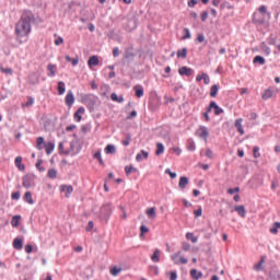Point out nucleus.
Instances as JSON below:
<instances>
[{
  "label": "nucleus",
  "mask_w": 280,
  "mask_h": 280,
  "mask_svg": "<svg viewBox=\"0 0 280 280\" xmlns=\"http://www.w3.org/2000/svg\"><path fill=\"white\" fill-rule=\"evenodd\" d=\"M183 34H184V36L182 37L183 40H187V39L191 38V31H189V28H184Z\"/></svg>",
  "instance_id": "37998d69"
},
{
  "label": "nucleus",
  "mask_w": 280,
  "mask_h": 280,
  "mask_svg": "<svg viewBox=\"0 0 280 280\" xmlns=\"http://www.w3.org/2000/svg\"><path fill=\"white\" fill-rule=\"evenodd\" d=\"M253 62L254 65H260V67H264V65H266V58L257 55L256 57H254Z\"/></svg>",
  "instance_id": "b1692460"
},
{
  "label": "nucleus",
  "mask_w": 280,
  "mask_h": 280,
  "mask_svg": "<svg viewBox=\"0 0 280 280\" xmlns=\"http://www.w3.org/2000/svg\"><path fill=\"white\" fill-rule=\"evenodd\" d=\"M147 215H148L151 220H154V218H156V208H155V207L149 208V209L147 210Z\"/></svg>",
  "instance_id": "72a5a7b5"
},
{
  "label": "nucleus",
  "mask_w": 280,
  "mask_h": 280,
  "mask_svg": "<svg viewBox=\"0 0 280 280\" xmlns=\"http://www.w3.org/2000/svg\"><path fill=\"white\" fill-rule=\"evenodd\" d=\"M65 43V38H62V36H59L55 39V45H57V47H60V45H62Z\"/></svg>",
  "instance_id": "680f3d73"
},
{
  "label": "nucleus",
  "mask_w": 280,
  "mask_h": 280,
  "mask_svg": "<svg viewBox=\"0 0 280 280\" xmlns=\"http://www.w3.org/2000/svg\"><path fill=\"white\" fill-rule=\"evenodd\" d=\"M133 91H135L136 97H139V98L143 97L145 93V91L143 90V85H139V84L133 86Z\"/></svg>",
  "instance_id": "9d476101"
},
{
  "label": "nucleus",
  "mask_w": 280,
  "mask_h": 280,
  "mask_svg": "<svg viewBox=\"0 0 280 280\" xmlns=\"http://www.w3.org/2000/svg\"><path fill=\"white\" fill-rule=\"evenodd\" d=\"M47 69L50 71V72L48 73L49 78H54V77L56 75V70H54V69H56V66L52 65V63H49V65L47 66Z\"/></svg>",
  "instance_id": "79ce46f5"
},
{
  "label": "nucleus",
  "mask_w": 280,
  "mask_h": 280,
  "mask_svg": "<svg viewBox=\"0 0 280 280\" xmlns=\"http://www.w3.org/2000/svg\"><path fill=\"white\" fill-rule=\"evenodd\" d=\"M180 255H183L182 250H178L177 253L171 255V259L174 261V264H176V266H178V264H188L187 258L180 257ZM178 257H180L179 260Z\"/></svg>",
  "instance_id": "39448f33"
},
{
  "label": "nucleus",
  "mask_w": 280,
  "mask_h": 280,
  "mask_svg": "<svg viewBox=\"0 0 280 280\" xmlns=\"http://www.w3.org/2000/svg\"><path fill=\"white\" fill-rule=\"evenodd\" d=\"M148 156H150V153L145 150H141L137 155H136V161L138 163H141V161H143V159H148Z\"/></svg>",
  "instance_id": "ddd939ff"
},
{
  "label": "nucleus",
  "mask_w": 280,
  "mask_h": 280,
  "mask_svg": "<svg viewBox=\"0 0 280 280\" xmlns=\"http://www.w3.org/2000/svg\"><path fill=\"white\" fill-rule=\"evenodd\" d=\"M48 178H51V180L58 178V171L56 168H49L47 173Z\"/></svg>",
  "instance_id": "2f4dec72"
},
{
  "label": "nucleus",
  "mask_w": 280,
  "mask_h": 280,
  "mask_svg": "<svg viewBox=\"0 0 280 280\" xmlns=\"http://www.w3.org/2000/svg\"><path fill=\"white\" fill-rule=\"evenodd\" d=\"M163 152H165V145H163V143L159 142L156 144V151H155L156 156H161V154H163Z\"/></svg>",
  "instance_id": "e433bc0d"
},
{
  "label": "nucleus",
  "mask_w": 280,
  "mask_h": 280,
  "mask_svg": "<svg viewBox=\"0 0 280 280\" xmlns=\"http://www.w3.org/2000/svg\"><path fill=\"white\" fill-rule=\"evenodd\" d=\"M186 148L188 152H196V142L194 141V138L187 140Z\"/></svg>",
  "instance_id": "4468645a"
},
{
  "label": "nucleus",
  "mask_w": 280,
  "mask_h": 280,
  "mask_svg": "<svg viewBox=\"0 0 280 280\" xmlns=\"http://www.w3.org/2000/svg\"><path fill=\"white\" fill-rule=\"evenodd\" d=\"M259 47L262 54H265V56H270V54L272 52V50H270V47H268V44H266V42H261Z\"/></svg>",
  "instance_id": "f3484780"
},
{
  "label": "nucleus",
  "mask_w": 280,
  "mask_h": 280,
  "mask_svg": "<svg viewBox=\"0 0 280 280\" xmlns=\"http://www.w3.org/2000/svg\"><path fill=\"white\" fill-rule=\"evenodd\" d=\"M20 220H21V215H14L12 218L11 224L14 229H16V226H19V224H21Z\"/></svg>",
  "instance_id": "a19ab883"
},
{
  "label": "nucleus",
  "mask_w": 280,
  "mask_h": 280,
  "mask_svg": "<svg viewBox=\"0 0 280 280\" xmlns=\"http://www.w3.org/2000/svg\"><path fill=\"white\" fill-rule=\"evenodd\" d=\"M186 238L190 240V242H192V244H196L198 242V237L194 236V233H191V232H188L186 234Z\"/></svg>",
  "instance_id": "c03bdc74"
},
{
  "label": "nucleus",
  "mask_w": 280,
  "mask_h": 280,
  "mask_svg": "<svg viewBox=\"0 0 280 280\" xmlns=\"http://www.w3.org/2000/svg\"><path fill=\"white\" fill-rule=\"evenodd\" d=\"M211 108L214 110V115H222L224 113V109L215 101H211Z\"/></svg>",
  "instance_id": "2eb2a0df"
},
{
  "label": "nucleus",
  "mask_w": 280,
  "mask_h": 280,
  "mask_svg": "<svg viewBox=\"0 0 280 280\" xmlns=\"http://www.w3.org/2000/svg\"><path fill=\"white\" fill-rule=\"evenodd\" d=\"M242 121H243L242 118L236 119L234 126L237 129V132H240L241 136H244L245 131H244V127L242 126Z\"/></svg>",
  "instance_id": "a211bd4d"
},
{
  "label": "nucleus",
  "mask_w": 280,
  "mask_h": 280,
  "mask_svg": "<svg viewBox=\"0 0 280 280\" xmlns=\"http://www.w3.org/2000/svg\"><path fill=\"white\" fill-rule=\"evenodd\" d=\"M253 154L254 159H259V156H261V153H259V147H254Z\"/></svg>",
  "instance_id": "5fc2aeb1"
},
{
  "label": "nucleus",
  "mask_w": 280,
  "mask_h": 280,
  "mask_svg": "<svg viewBox=\"0 0 280 280\" xmlns=\"http://www.w3.org/2000/svg\"><path fill=\"white\" fill-rule=\"evenodd\" d=\"M86 113V109L84 107H79L78 110L74 113V120L78 122L82 121V115Z\"/></svg>",
  "instance_id": "9b49d317"
},
{
  "label": "nucleus",
  "mask_w": 280,
  "mask_h": 280,
  "mask_svg": "<svg viewBox=\"0 0 280 280\" xmlns=\"http://www.w3.org/2000/svg\"><path fill=\"white\" fill-rule=\"evenodd\" d=\"M279 229H280V222H275L272 228L270 229V233H272V235H277V233H279Z\"/></svg>",
  "instance_id": "ea45409f"
},
{
  "label": "nucleus",
  "mask_w": 280,
  "mask_h": 280,
  "mask_svg": "<svg viewBox=\"0 0 280 280\" xmlns=\"http://www.w3.org/2000/svg\"><path fill=\"white\" fill-rule=\"evenodd\" d=\"M228 194H230V196H233V194H240V187L229 188Z\"/></svg>",
  "instance_id": "052dcab7"
},
{
  "label": "nucleus",
  "mask_w": 280,
  "mask_h": 280,
  "mask_svg": "<svg viewBox=\"0 0 280 280\" xmlns=\"http://www.w3.org/2000/svg\"><path fill=\"white\" fill-rule=\"evenodd\" d=\"M43 143H45V138L38 137L37 144H36L37 150H43Z\"/></svg>",
  "instance_id": "49530a36"
},
{
  "label": "nucleus",
  "mask_w": 280,
  "mask_h": 280,
  "mask_svg": "<svg viewBox=\"0 0 280 280\" xmlns=\"http://www.w3.org/2000/svg\"><path fill=\"white\" fill-rule=\"evenodd\" d=\"M94 159H97L100 165H104V160L102 159V152H100V151L96 152V153L94 154Z\"/></svg>",
  "instance_id": "3c124183"
},
{
  "label": "nucleus",
  "mask_w": 280,
  "mask_h": 280,
  "mask_svg": "<svg viewBox=\"0 0 280 280\" xmlns=\"http://www.w3.org/2000/svg\"><path fill=\"white\" fill-rule=\"evenodd\" d=\"M190 277H191V279H194V280L202 279V272H201V271H198V269H191V270H190Z\"/></svg>",
  "instance_id": "4be33fe9"
},
{
  "label": "nucleus",
  "mask_w": 280,
  "mask_h": 280,
  "mask_svg": "<svg viewBox=\"0 0 280 280\" xmlns=\"http://www.w3.org/2000/svg\"><path fill=\"white\" fill-rule=\"evenodd\" d=\"M13 248H15V250H23V240L22 238H14Z\"/></svg>",
  "instance_id": "5701e85b"
},
{
  "label": "nucleus",
  "mask_w": 280,
  "mask_h": 280,
  "mask_svg": "<svg viewBox=\"0 0 280 280\" xmlns=\"http://www.w3.org/2000/svg\"><path fill=\"white\" fill-rule=\"evenodd\" d=\"M264 264H266V257L261 256L259 262L254 266V270L259 272L260 270H262L261 266H264Z\"/></svg>",
  "instance_id": "7c9ffc66"
},
{
  "label": "nucleus",
  "mask_w": 280,
  "mask_h": 280,
  "mask_svg": "<svg viewBox=\"0 0 280 280\" xmlns=\"http://www.w3.org/2000/svg\"><path fill=\"white\" fill-rule=\"evenodd\" d=\"M59 154H65L66 156H69L71 154V150H73V142L70 144V150L65 151V143L60 142L58 145Z\"/></svg>",
  "instance_id": "6e6552de"
},
{
  "label": "nucleus",
  "mask_w": 280,
  "mask_h": 280,
  "mask_svg": "<svg viewBox=\"0 0 280 280\" xmlns=\"http://www.w3.org/2000/svg\"><path fill=\"white\" fill-rule=\"evenodd\" d=\"M128 23L131 25L132 30H136L137 25H139V20L137 16H133L129 19Z\"/></svg>",
  "instance_id": "58836bf2"
},
{
  "label": "nucleus",
  "mask_w": 280,
  "mask_h": 280,
  "mask_svg": "<svg viewBox=\"0 0 280 280\" xmlns=\"http://www.w3.org/2000/svg\"><path fill=\"white\" fill-rule=\"evenodd\" d=\"M177 58H183V60H185V58H187V48L186 47L177 50Z\"/></svg>",
  "instance_id": "4c0bfd02"
},
{
  "label": "nucleus",
  "mask_w": 280,
  "mask_h": 280,
  "mask_svg": "<svg viewBox=\"0 0 280 280\" xmlns=\"http://www.w3.org/2000/svg\"><path fill=\"white\" fill-rule=\"evenodd\" d=\"M267 40H268V45H275V46H277V37H275V35H270L268 38H267Z\"/></svg>",
  "instance_id": "09e8293b"
},
{
  "label": "nucleus",
  "mask_w": 280,
  "mask_h": 280,
  "mask_svg": "<svg viewBox=\"0 0 280 280\" xmlns=\"http://www.w3.org/2000/svg\"><path fill=\"white\" fill-rule=\"evenodd\" d=\"M165 174H168L172 179L176 178V176H177V174L172 172V170H170V168L165 170Z\"/></svg>",
  "instance_id": "69168bd1"
},
{
  "label": "nucleus",
  "mask_w": 280,
  "mask_h": 280,
  "mask_svg": "<svg viewBox=\"0 0 280 280\" xmlns=\"http://www.w3.org/2000/svg\"><path fill=\"white\" fill-rule=\"evenodd\" d=\"M197 135L200 139H203V141H207V139H209V128L205 126H200L199 130L197 131Z\"/></svg>",
  "instance_id": "423d86ee"
},
{
  "label": "nucleus",
  "mask_w": 280,
  "mask_h": 280,
  "mask_svg": "<svg viewBox=\"0 0 280 280\" xmlns=\"http://www.w3.org/2000/svg\"><path fill=\"white\" fill-rule=\"evenodd\" d=\"M194 213H195L196 218L202 217V207H199L197 210H195Z\"/></svg>",
  "instance_id": "338daca9"
},
{
  "label": "nucleus",
  "mask_w": 280,
  "mask_h": 280,
  "mask_svg": "<svg viewBox=\"0 0 280 280\" xmlns=\"http://www.w3.org/2000/svg\"><path fill=\"white\" fill-rule=\"evenodd\" d=\"M24 202L28 205H34V198H32V191H26L23 197Z\"/></svg>",
  "instance_id": "bb28decb"
},
{
  "label": "nucleus",
  "mask_w": 280,
  "mask_h": 280,
  "mask_svg": "<svg viewBox=\"0 0 280 280\" xmlns=\"http://www.w3.org/2000/svg\"><path fill=\"white\" fill-rule=\"evenodd\" d=\"M56 149V144L54 142H48L45 144L46 154H51L54 150Z\"/></svg>",
  "instance_id": "473e14b6"
},
{
  "label": "nucleus",
  "mask_w": 280,
  "mask_h": 280,
  "mask_svg": "<svg viewBox=\"0 0 280 280\" xmlns=\"http://www.w3.org/2000/svg\"><path fill=\"white\" fill-rule=\"evenodd\" d=\"M139 171L137 170V167L132 166V165H129V166H126L125 167V174L127 176H130V174H137Z\"/></svg>",
  "instance_id": "c756f323"
},
{
  "label": "nucleus",
  "mask_w": 280,
  "mask_h": 280,
  "mask_svg": "<svg viewBox=\"0 0 280 280\" xmlns=\"http://www.w3.org/2000/svg\"><path fill=\"white\" fill-rule=\"evenodd\" d=\"M34 13L30 10L24 11L15 26L16 36L20 38L28 36L32 32V23H34Z\"/></svg>",
  "instance_id": "f257e3e1"
},
{
  "label": "nucleus",
  "mask_w": 280,
  "mask_h": 280,
  "mask_svg": "<svg viewBox=\"0 0 280 280\" xmlns=\"http://www.w3.org/2000/svg\"><path fill=\"white\" fill-rule=\"evenodd\" d=\"M66 61L71 62L72 67H78V62H80V57L71 58L69 55H67Z\"/></svg>",
  "instance_id": "cd10ccee"
},
{
  "label": "nucleus",
  "mask_w": 280,
  "mask_h": 280,
  "mask_svg": "<svg viewBox=\"0 0 280 280\" xmlns=\"http://www.w3.org/2000/svg\"><path fill=\"white\" fill-rule=\"evenodd\" d=\"M219 91H220V86L218 84H213L210 89V97H218Z\"/></svg>",
  "instance_id": "c85d7f7f"
},
{
  "label": "nucleus",
  "mask_w": 280,
  "mask_h": 280,
  "mask_svg": "<svg viewBox=\"0 0 280 280\" xmlns=\"http://www.w3.org/2000/svg\"><path fill=\"white\" fill-rule=\"evenodd\" d=\"M179 75H186L187 78H190L194 73V69L183 66L182 68L178 69Z\"/></svg>",
  "instance_id": "0eeeda50"
},
{
  "label": "nucleus",
  "mask_w": 280,
  "mask_h": 280,
  "mask_svg": "<svg viewBox=\"0 0 280 280\" xmlns=\"http://www.w3.org/2000/svg\"><path fill=\"white\" fill-rule=\"evenodd\" d=\"M97 100V96L94 94H81V104H84L90 113H93V110H95Z\"/></svg>",
  "instance_id": "f03ea898"
},
{
  "label": "nucleus",
  "mask_w": 280,
  "mask_h": 280,
  "mask_svg": "<svg viewBox=\"0 0 280 280\" xmlns=\"http://www.w3.org/2000/svg\"><path fill=\"white\" fill-rule=\"evenodd\" d=\"M113 215V203H105L101 207L100 220L103 224H107Z\"/></svg>",
  "instance_id": "7ed1b4c3"
},
{
  "label": "nucleus",
  "mask_w": 280,
  "mask_h": 280,
  "mask_svg": "<svg viewBox=\"0 0 280 280\" xmlns=\"http://www.w3.org/2000/svg\"><path fill=\"white\" fill-rule=\"evenodd\" d=\"M273 95V91L271 89H267L264 91L261 98L262 100H270V97H272Z\"/></svg>",
  "instance_id": "c9c22d12"
},
{
  "label": "nucleus",
  "mask_w": 280,
  "mask_h": 280,
  "mask_svg": "<svg viewBox=\"0 0 280 280\" xmlns=\"http://www.w3.org/2000/svg\"><path fill=\"white\" fill-rule=\"evenodd\" d=\"M119 272H121V268H118L117 266L110 269V275H113V277H117Z\"/></svg>",
  "instance_id": "8fccbe9b"
},
{
  "label": "nucleus",
  "mask_w": 280,
  "mask_h": 280,
  "mask_svg": "<svg viewBox=\"0 0 280 280\" xmlns=\"http://www.w3.org/2000/svg\"><path fill=\"white\" fill-rule=\"evenodd\" d=\"M178 279V273L176 271H171L170 280Z\"/></svg>",
  "instance_id": "774afa93"
},
{
  "label": "nucleus",
  "mask_w": 280,
  "mask_h": 280,
  "mask_svg": "<svg viewBox=\"0 0 280 280\" xmlns=\"http://www.w3.org/2000/svg\"><path fill=\"white\" fill-rule=\"evenodd\" d=\"M66 104L71 107L73 104H75V95H73V92H68L66 95Z\"/></svg>",
  "instance_id": "1a4fd4ad"
},
{
  "label": "nucleus",
  "mask_w": 280,
  "mask_h": 280,
  "mask_svg": "<svg viewBox=\"0 0 280 280\" xmlns=\"http://www.w3.org/2000/svg\"><path fill=\"white\" fill-rule=\"evenodd\" d=\"M22 185L25 189H30L31 187H36V175L28 173L23 176Z\"/></svg>",
  "instance_id": "20e7f679"
},
{
  "label": "nucleus",
  "mask_w": 280,
  "mask_h": 280,
  "mask_svg": "<svg viewBox=\"0 0 280 280\" xmlns=\"http://www.w3.org/2000/svg\"><path fill=\"white\" fill-rule=\"evenodd\" d=\"M131 141H132V136H130V133H127L126 139L122 140V145L128 147V145H130Z\"/></svg>",
  "instance_id": "a18cd8bd"
},
{
  "label": "nucleus",
  "mask_w": 280,
  "mask_h": 280,
  "mask_svg": "<svg viewBox=\"0 0 280 280\" xmlns=\"http://www.w3.org/2000/svg\"><path fill=\"white\" fill-rule=\"evenodd\" d=\"M58 95H65L67 92V85L65 84V81H59L57 85Z\"/></svg>",
  "instance_id": "dca6fc26"
},
{
  "label": "nucleus",
  "mask_w": 280,
  "mask_h": 280,
  "mask_svg": "<svg viewBox=\"0 0 280 280\" xmlns=\"http://www.w3.org/2000/svg\"><path fill=\"white\" fill-rule=\"evenodd\" d=\"M21 163H23V158L22 156L15 158V167L19 168L20 172H24L25 164H21Z\"/></svg>",
  "instance_id": "aec40b11"
},
{
  "label": "nucleus",
  "mask_w": 280,
  "mask_h": 280,
  "mask_svg": "<svg viewBox=\"0 0 280 280\" xmlns=\"http://www.w3.org/2000/svg\"><path fill=\"white\" fill-rule=\"evenodd\" d=\"M93 226H95V223H93V221H89L86 228H85V231L88 233H91V231H93Z\"/></svg>",
  "instance_id": "e2e57ef3"
},
{
  "label": "nucleus",
  "mask_w": 280,
  "mask_h": 280,
  "mask_svg": "<svg viewBox=\"0 0 280 280\" xmlns=\"http://www.w3.org/2000/svg\"><path fill=\"white\" fill-rule=\"evenodd\" d=\"M189 185V177L182 176L179 178L178 187L179 189H187V186Z\"/></svg>",
  "instance_id": "f8f14e48"
},
{
  "label": "nucleus",
  "mask_w": 280,
  "mask_h": 280,
  "mask_svg": "<svg viewBox=\"0 0 280 280\" xmlns=\"http://www.w3.org/2000/svg\"><path fill=\"white\" fill-rule=\"evenodd\" d=\"M60 189H61V191H65V189H66V191H67L66 198H69V196H71V194H73V186H71V185H61Z\"/></svg>",
  "instance_id": "393cba45"
},
{
  "label": "nucleus",
  "mask_w": 280,
  "mask_h": 280,
  "mask_svg": "<svg viewBox=\"0 0 280 280\" xmlns=\"http://www.w3.org/2000/svg\"><path fill=\"white\" fill-rule=\"evenodd\" d=\"M40 165H43V159L37 160L36 167H37L38 172H45V167L40 166Z\"/></svg>",
  "instance_id": "864d4df0"
},
{
  "label": "nucleus",
  "mask_w": 280,
  "mask_h": 280,
  "mask_svg": "<svg viewBox=\"0 0 280 280\" xmlns=\"http://www.w3.org/2000/svg\"><path fill=\"white\" fill-rule=\"evenodd\" d=\"M205 155L207 156V159L213 160V151L210 148L206 150Z\"/></svg>",
  "instance_id": "13d9d810"
},
{
  "label": "nucleus",
  "mask_w": 280,
  "mask_h": 280,
  "mask_svg": "<svg viewBox=\"0 0 280 280\" xmlns=\"http://www.w3.org/2000/svg\"><path fill=\"white\" fill-rule=\"evenodd\" d=\"M12 200H21V192L20 191H14L11 195Z\"/></svg>",
  "instance_id": "6e6d98bb"
},
{
  "label": "nucleus",
  "mask_w": 280,
  "mask_h": 280,
  "mask_svg": "<svg viewBox=\"0 0 280 280\" xmlns=\"http://www.w3.org/2000/svg\"><path fill=\"white\" fill-rule=\"evenodd\" d=\"M182 248H183V250H185V253H187V252L190 250L191 245H190L188 242H184V243L182 244Z\"/></svg>",
  "instance_id": "4d7b16f0"
},
{
  "label": "nucleus",
  "mask_w": 280,
  "mask_h": 280,
  "mask_svg": "<svg viewBox=\"0 0 280 280\" xmlns=\"http://www.w3.org/2000/svg\"><path fill=\"white\" fill-rule=\"evenodd\" d=\"M135 56H137V55L132 51H126L125 52V59L126 60H135Z\"/></svg>",
  "instance_id": "de8ad7c7"
},
{
  "label": "nucleus",
  "mask_w": 280,
  "mask_h": 280,
  "mask_svg": "<svg viewBox=\"0 0 280 280\" xmlns=\"http://www.w3.org/2000/svg\"><path fill=\"white\" fill-rule=\"evenodd\" d=\"M205 34H199L197 38L195 39V43H205Z\"/></svg>",
  "instance_id": "0e129e2a"
},
{
  "label": "nucleus",
  "mask_w": 280,
  "mask_h": 280,
  "mask_svg": "<svg viewBox=\"0 0 280 280\" xmlns=\"http://www.w3.org/2000/svg\"><path fill=\"white\" fill-rule=\"evenodd\" d=\"M202 80L205 84L211 83V78L209 77V74H207V72H202Z\"/></svg>",
  "instance_id": "603ef678"
},
{
  "label": "nucleus",
  "mask_w": 280,
  "mask_h": 280,
  "mask_svg": "<svg viewBox=\"0 0 280 280\" xmlns=\"http://www.w3.org/2000/svg\"><path fill=\"white\" fill-rule=\"evenodd\" d=\"M140 233H141V235H145V233H150V229L142 224L140 226Z\"/></svg>",
  "instance_id": "bf43d9fd"
},
{
  "label": "nucleus",
  "mask_w": 280,
  "mask_h": 280,
  "mask_svg": "<svg viewBox=\"0 0 280 280\" xmlns=\"http://www.w3.org/2000/svg\"><path fill=\"white\" fill-rule=\"evenodd\" d=\"M115 152H117V148L115 147V144H107L105 148V153L106 154H115Z\"/></svg>",
  "instance_id": "f704fd0d"
},
{
  "label": "nucleus",
  "mask_w": 280,
  "mask_h": 280,
  "mask_svg": "<svg viewBox=\"0 0 280 280\" xmlns=\"http://www.w3.org/2000/svg\"><path fill=\"white\" fill-rule=\"evenodd\" d=\"M88 65L89 67H97V65H100V58L97 56H92L89 58L88 60Z\"/></svg>",
  "instance_id": "6ab92c4d"
},
{
  "label": "nucleus",
  "mask_w": 280,
  "mask_h": 280,
  "mask_svg": "<svg viewBox=\"0 0 280 280\" xmlns=\"http://www.w3.org/2000/svg\"><path fill=\"white\" fill-rule=\"evenodd\" d=\"M234 211H236L241 218H246V208L244 206H236Z\"/></svg>",
  "instance_id": "a878e982"
},
{
  "label": "nucleus",
  "mask_w": 280,
  "mask_h": 280,
  "mask_svg": "<svg viewBox=\"0 0 280 280\" xmlns=\"http://www.w3.org/2000/svg\"><path fill=\"white\" fill-rule=\"evenodd\" d=\"M153 264H159L161 261V250L154 249L153 255L151 256Z\"/></svg>",
  "instance_id": "412c9836"
}]
</instances>
